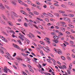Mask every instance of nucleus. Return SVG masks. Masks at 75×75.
Returning <instances> with one entry per match:
<instances>
[{
    "label": "nucleus",
    "mask_w": 75,
    "mask_h": 75,
    "mask_svg": "<svg viewBox=\"0 0 75 75\" xmlns=\"http://www.w3.org/2000/svg\"><path fill=\"white\" fill-rule=\"evenodd\" d=\"M61 24H63L62 25H61V26L62 27H67V25L65 24L66 23L64 22L61 21L60 22Z\"/></svg>",
    "instance_id": "obj_1"
},
{
    "label": "nucleus",
    "mask_w": 75,
    "mask_h": 75,
    "mask_svg": "<svg viewBox=\"0 0 75 75\" xmlns=\"http://www.w3.org/2000/svg\"><path fill=\"white\" fill-rule=\"evenodd\" d=\"M0 8L2 10H3L4 8H5V7L2 4H0Z\"/></svg>",
    "instance_id": "obj_2"
},
{
    "label": "nucleus",
    "mask_w": 75,
    "mask_h": 75,
    "mask_svg": "<svg viewBox=\"0 0 75 75\" xmlns=\"http://www.w3.org/2000/svg\"><path fill=\"white\" fill-rule=\"evenodd\" d=\"M13 46L15 48H17L19 50H21V49L20 48V47H19L18 45H17L16 44H13Z\"/></svg>",
    "instance_id": "obj_3"
},
{
    "label": "nucleus",
    "mask_w": 75,
    "mask_h": 75,
    "mask_svg": "<svg viewBox=\"0 0 75 75\" xmlns=\"http://www.w3.org/2000/svg\"><path fill=\"white\" fill-rule=\"evenodd\" d=\"M7 23L8 25H10L11 26H13V24L10 21H8L7 22Z\"/></svg>",
    "instance_id": "obj_4"
},
{
    "label": "nucleus",
    "mask_w": 75,
    "mask_h": 75,
    "mask_svg": "<svg viewBox=\"0 0 75 75\" xmlns=\"http://www.w3.org/2000/svg\"><path fill=\"white\" fill-rule=\"evenodd\" d=\"M4 72H5V73H7V71H8V70H9V69H7V67H5L4 68Z\"/></svg>",
    "instance_id": "obj_5"
},
{
    "label": "nucleus",
    "mask_w": 75,
    "mask_h": 75,
    "mask_svg": "<svg viewBox=\"0 0 75 75\" xmlns=\"http://www.w3.org/2000/svg\"><path fill=\"white\" fill-rule=\"evenodd\" d=\"M17 1L20 4H21V5H23V4H24V3L23 2V1H22L21 0H17Z\"/></svg>",
    "instance_id": "obj_6"
},
{
    "label": "nucleus",
    "mask_w": 75,
    "mask_h": 75,
    "mask_svg": "<svg viewBox=\"0 0 75 75\" xmlns=\"http://www.w3.org/2000/svg\"><path fill=\"white\" fill-rule=\"evenodd\" d=\"M26 2L28 4H31V3H32V1H30V0H27L26 1Z\"/></svg>",
    "instance_id": "obj_7"
},
{
    "label": "nucleus",
    "mask_w": 75,
    "mask_h": 75,
    "mask_svg": "<svg viewBox=\"0 0 75 75\" xmlns=\"http://www.w3.org/2000/svg\"><path fill=\"white\" fill-rule=\"evenodd\" d=\"M12 14L14 15V17H18V15H17V14H16L14 12H12Z\"/></svg>",
    "instance_id": "obj_8"
},
{
    "label": "nucleus",
    "mask_w": 75,
    "mask_h": 75,
    "mask_svg": "<svg viewBox=\"0 0 75 75\" xmlns=\"http://www.w3.org/2000/svg\"><path fill=\"white\" fill-rule=\"evenodd\" d=\"M0 23H1L3 24H5V22H4L3 20L1 19H0Z\"/></svg>",
    "instance_id": "obj_9"
},
{
    "label": "nucleus",
    "mask_w": 75,
    "mask_h": 75,
    "mask_svg": "<svg viewBox=\"0 0 75 75\" xmlns=\"http://www.w3.org/2000/svg\"><path fill=\"white\" fill-rule=\"evenodd\" d=\"M5 13H6L7 17H8L9 16H10V14L9 13V12H8V11H5Z\"/></svg>",
    "instance_id": "obj_10"
},
{
    "label": "nucleus",
    "mask_w": 75,
    "mask_h": 75,
    "mask_svg": "<svg viewBox=\"0 0 75 75\" xmlns=\"http://www.w3.org/2000/svg\"><path fill=\"white\" fill-rule=\"evenodd\" d=\"M2 16L3 18V19L4 20H7V18L6 17V16H5L4 15H2Z\"/></svg>",
    "instance_id": "obj_11"
},
{
    "label": "nucleus",
    "mask_w": 75,
    "mask_h": 75,
    "mask_svg": "<svg viewBox=\"0 0 75 75\" xmlns=\"http://www.w3.org/2000/svg\"><path fill=\"white\" fill-rule=\"evenodd\" d=\"M28 25L29 27H30V28H33V24L31 23H28Z\"/></svg>",
    "instance_id": "obj_12"
},
{
    "label": "nucleus",
    "mask_w": 75,
    "mask_h": 75,
    "mask_svg": "<svg viewBox=\"0 0 75 75\" xmlns=\"http://www.w3.org/2000/svg\"><path fill=\"white\" fill-rule=\"evenodd\" d=\"M57 52L59 55H61V54H62V52H61V50L59 49V50L57 51Z\"/></svg>",
    "instance_id": "obj_13"
},
{
    "label": "nucleus",
    "mask_w": 75,
    "mask_h": 75,
    "mask_svg": "<svg viewBox=\"0 0 75 75\" xmlns=\"http://www.w3.org/2000/svg\"><path fill=\"white\" fill-rule=\"evenodd\" d=\"M60 29L62 31L64 32L65 31V29L64 28L62 27H60Z\"/></svg>",
    "instance_id": "obj_14"
},
{
    "label": "nucleus",
    "mask_w": 75,
    "mask_h": 75,
    "mask_svg": "<svg viewBox=\"0 0 75 75\" xmlns=\"http://www.w3.org/2000/svg\"><path fill=\"white\" fill-rule=\"evenodd\" d=\"M2 40L5 42H8V40H7L5 38H4V39H2Z\"/></svg>",
    "instance_id": "obj_15"
},
{
    "label": "nucleus",
    "mask_w": 75,
    "mask_h": 75,
    "mask_svg": "<svg viewBox=\"0 0 75 75\" xmlns=\"http://www.w3.org/2000/svg\"><path fill=\"white\" fill-rule=\"evenodd\" d=\"M52 60L54 62V64L55 65H56V62L55 61V60L53 59H52Z\"/></svg>",
    "instance_id": "obj_16"
},
{
    "label": "nucleus",
    "mask_w": 75,
    "mask_h": 75,
    "mask_svg": "<svg viewBox=\"0 0 75 75\" xmlns=\"http://www.w3.org/2000/svg\"><path fill=\"white\" fill-rule=\"evenodd\" d=\"M17 42H18L19 44H20V45H22V43H21V41H20V40H17Z\"/></svg>",
    "instance_id": "obj_17"
},
{
    "label": "nucleus",
    "mask_w": 75,
    "mask_h": 75,
    "mask_svg": "<svg viewBox=\"0 0 75 75\" xmlns=\"http://www.w3.org/2000/svg\"><path fill=\"white\" fill-rule=\"evenodd\" d=\"M64 20H65V21H67V20H69V21H71L70 19L67 18H64Z\"/></svg>",
    "instance_id": "obj_18"
},
{
    "label": "nucleus",
    "mask_w": 75,
    "mask_h": 75,
    "mask_svg": "<svg viewBox=\"0 0 75 75\" xmlns=\"http://www.w3.org/2000/svg\"><path fill=\"white\" fill-rule=\"evenodd\" d=\"M53 38L55 40H58V37L57 36H53Z\"/></svg>",
    "instance_id": "obj_19"
},
{
    "label": "nucleus",
    "mask_w": 75,
    "mask_h": 75,
    "mask_svg": "<svg viewBox=\"0 0 75 75\" xmlns=\"http://www.w3.org/2000/svg\"><path fill=\"white\" fill-rule=\"evenodd\" d=\"M5 7H6V8L8 9V10H10V7L6 5H5Z\"/></svg>",
    "instance_id": "obj_20"
},
{
    "label": "nucleus",
    "mask_w": 75,
    "mask_h": 75,
    "mask_svg": "<svg viewBox=\"0 0 75 75\" xmlns=\"http://www.w3.org/2000/svg\"><path fill=\"white\" fill-rule=\"evenodd\" d=\"M34 14H36V15H38V14H39V13H38V12L36 11H34Z\"/></svg>",
    "instance_id": "obj_21"
},
{
    "label": "nucleus",
    "mask_w": 75,
    "mask_h": 75,
    "mask_svg": "<svg viewBox=\"0 0 75 75\" xmlns=\"http://www.w3.org/2000/svg\"><path fill=\"white\" fill-rule=\"evenodd\" d=\"M61 58L62 59H63V60H65L66 59H65V57H64L63 56H61Z\"/></svg>",
    "instance_id": "obj_22"
},
{
    "label": "nucleus",
    "mask_w": 75,
    "mask_h": 75,
    "mask_svg": "<svg viewBox=\"0 0 75 75\" xmlns=\"http://www.w3.org/2000/svg\"><path fill=\"white\" fill-rule=\"evenodd\" d=\"M69 16L70 17H72L74 16V15L72 14H69Z\"/></svg>",
    "instance_id": "obj_23"
},
{
    "label": "nucleus",
    "mask_w": 75,
    "mask_h": 75,
    "mask_svg": "<svg viewBox=\"0 0 75 75\" xmlns=\"http://www.w3.org/2000/svg\"><path fill=\"white\" fill-rule=\"evenodd\" d=\"M59 12L60 13H65V12L64 11H59Z\"/></svg>",
    "instance_id": "obj_24"
},
{
    "label": "nucleus",
    "mask_w": 75,
    "mask_h": 75,
    "mask_svg": "<svg viewBox=\"0 0 75 75\" xmlns=\"http://www.w3.org/2000/svg\"><path fill=\"white\" fill-rule=\"evenodd\" d=\"M2 1L4 2V3H6V4H8V1L7 0H2Z\"/></svg>",
    "instance_id": "obj_25"
},
{
    "label": "nucleus",
    "mask_w": 75,
    "mask_h": 75,
    "mask_svg": "<svg viewBox=\"0 0 75 75\" xmlns=\"http://www.w3.org/2000/svg\"><path fill=\"white\" fill-rule=\"evenodd\" d=\"M0 48H1V49H2V50H6V49H5L4 48H3V47H1V46H0Z\"/></svg>",
    "instance_id": "obj_26"
},
{
    "label": "nucleus",
    "mask_w": 75,
    "mask_h": 75,
    "mask_svg": "<svg viewBox=\"0 0 75 75\" xmlns=\"http://www.w3.org/2000/svg\"><path fill=\"white\" fill-rule=\"evenodd\" d=\"M12 3L13 4H14V5H15V6H16V5H17V3L13 1H12Z\"/></svg>",
    "instance_id": "obj_27"
},
{
    "label": "nucleus",
    "mask_w": 75,
    "mask_h": 75,
    "mask_svg": "<svg viewBox=\"0 0 75 75\" xmlns=\"http://www.w3.org/2000/svg\"><path fill=\"white\" fill-rule=\"evenodd\" d=\"M29 70L31 72H32V73H34V70H33L32 69H31L30 68H29Z\"/></svg>",
    "instance_id": "obj_28"
},
{
    "label": "nucleus",
    "mask_w": 75,
    "mask_h": 75,
    "mask_svg": "<svg viewBox=\"0 0 75 75\" xmlns=\"http://www.w3.org/2000/svg\"><path fill=\"white\" fill-rule=\"evenodd\" d=\"M32 6H33V7H37V5L34 4H30Z\"/></svg>",
    "instance_id": "obj_29"
},
{
    "label": "nucleus",
    "mask_w": 75,
    "mask_h": 75,
    "mask_svg": "<svg viewBox=\"0 0 75 75\" xmlns=\"http://www.w3.org/2000/svg\"><path fill=\"white\" fill-rule=\"evenodd\" d=\"M9 33H12L13 34H15L14 33V31H13V30H11L9 31Z\"/></svg>",
    "instance_id": "obj_30"
},
{
    "label": "nucleus",
    "mask_w": 75,
    "mask_h": 75,
    "mask_svg": "<svg viewBox=\"0 0 75 75\" xmlns=\"http://www.w3.org/2000/svg\"><path fill=\"white\" fill-rule=\"evenodd\" d=\"M54 14L56 16H59V14L58 13H54Z\"/></svg>",
    "instance_id": "obj_31"
},
{
    "label": "nucleus",
    "mask_w": 75,
    "mask_h": 75,
    "mask_svg": "<svg viewBox=\"0 0 75 75\" xmlns=\"http://www.w3.org/2000/svg\"><path fill=\"white\" fill-rule=\"evenodd\" d=\"M50 8H51V9H54V6H50Z\"/></svg>",
    "instance_id": "obj_32"
},
{
    "label": "nucleus",
    "mask_w": 75,
    "mask_h": 75,
    "mask_svg": "<svg viewBox=\"0 0 75 75\" xmlns=\"http://www.w3.org/2000/svg\"><path fill=\"white\" fill-rule=\"evenodd\" d=\"M69 27H71V28H74V26H73V25H72L71 24L69 25Z\"/></svg>",
    "instance_id": "obj_33"
},
{
    "label": "nucleus",
    "mask_w": 75,
    "mask_h": 75,
    "mask_svg": "<svg viewBox=\"0 0 75 75\" xmlns=\"http://www.w3.org/2000/svg\"><path fill=\"white\" fill-rule=\"evenodd\" d=\"M0 52L1 54H4V52L2 50L0 49Z\"/></svg>",
    "instance_id": "obj_34"
},
{
    "label": "nucleus",
    "mask_w": 75,
    "mask_h": 75,
    "mask_svg": "<svg viewBox=\"0 0 75 75\" xmlns=\"http://www.w3.org/2000/svg\"><path fill=\"white\" fill-rule=\"evenodd\" d=\"M28 13H29V14H31V15H32V16H34V14L33 13L31 12H28Z\"/></svg>",
    "instance_id": "obj_35"
},
{
    "label": "nucleus",
    "mask_w": 75,
    "mask_h": 75,
    "mask_svg": "<svg viewBox=\"0 0 75 75\" xmlns=\"http://www.w3.org/2000/svg\"><path fill=\"white\" fill-rule=\"evenodd\" d=\"M50 15H51V13L48 12L47 13V16H50Z\"/></svg>",
    "instance_id": "obj_36"
},
{
    "label": "nucleus",
    "mask_w": 75,
    "mask_h": 75,
    "mask_svg": "<svg viewBox=\"0 0 75 75\" xmlns=\"http://www.w3.org/2000/svg\"><path fill=\"white\" fill-rule=\"evenodd\" d=\"M4 56H5L6 57V58H7V59H10V58H9V57H8V56L6 55H4Z\"/></svg>",
    "instance_id": "obj_37"
},
{
    "label": "nucleus",
    "mask_w": 75,
    "mask_h": 75,
    "mask_svg": "<svg viewBox=\"0 0 75 75\" xmlns=\"http://www.w3.org/2000/svg\"><path fill=\"white\" fill-rule=\"evenodd\" d=\"M70 38H71V39L72 40L74 39V37H73L71 35L70 36Z\"/></svg>",
    "instance_id": "obj_38"
},
{
    "label": "nucleus",
    "mask_w": 75,
    "mask_h": 75,
    "mask_svg": "<svg viewBox=\"0 0 75 75\" xmlns=\"http://www.w3.org/2000/svg\"><path fill=\"white\" fill-rule=\"evenodd\" d=\"M54 5L55 6H57V7L59 6V5H58V4L56 3L54 4Z\"/></svg>",
    "instance_id": "obj_39"
},
{
    "label": "nucleus",
    "mask_w": 75,
    "mask_h": 75,
    "mask_svg": "<svg viewBox=\"0 0 75 75\" xmlns=\"http://www.w3.org/2000/svg\"><path fill=\"white\" fill-rule=\"evenodd\" d=\"M54 42L55 43H57V42H58V40H54Z\"/></svg>",
    "instance_id": "obj_40"
},
{
    "label": "nucleus",
    "mask_w": 75,
    "mask_h": 75,
    "mask_svg": "<svg viewBox=\"0 0 75 75\" xmlns=\"http://www.w3.org/2000/svg\"><path fill=\"white\" fill-rule=\"evenodd\" d=\"M35 3L36 4H38V5H40V3L38 1H36L35 2Z\"/></svg>",
    "instance_id": "obj_41"
},
{
    "label": "nucleus",
    "mask_w": 75,
    "mask_h": 75,
    "mask_svg": "<svg viewBox=\"0 0 75 75\" xmlns=\"http://www.w3.org/2000/svg\"><path fill=\"white\" fill-rule=\"evenodd\" d=\"M62 16H65V17H67V16H68V15H67V14H62Z\"/></svg>",
    "instance_id": "obj_42"
},
{
    "label": "nucleus",
    "mask_w": 75,
    "mask_h": 75,
    "mask_svg": "<svg viewBox=\"0 0 75 75\" xmlns=\"http://www.w3.org/2000/svg\"><path fill=\"white\" fill-rule=\"evenodd\" d=\"M5 54H6L7 55H8V56H9V57L10 56V54L8 53V52L5 53Z\"/></svg>",
    "instance_id": "obj_43"
},
{
    "label": "nucleus",
    "mask_w": 75,
    "mask_h": 75,
    "mask_svg": "<svg viewBox=\"0 0 75 75\" xmlns=\"http://www.w3.org/2000/svg\"><path fill=\"white\" fill-rule=\"evenodd\" d=\"M72 64H70L69 66V67L70 69H72Z\"/></svg>",
    "instance_id": "obj_44"
},
{
    "label": "nucleus",
    "mask_w": 75,
    "mask_h": 75,
    "mask_svg": "<svg viewBox=\"0 0 75 75\" xmlns=\"http://www.w3.org/2000/svg\"><path fill=\"white\" fill-rule=\"evenodd\" d=\"M69 5H72V4H73V3L71 2H69Z\"/></svg>",
    "instance_id": "obj_45"
},
{
    "label": "nucleus",
    "mask_w": 75,
    "mask_h": 75,
    "mask_svg": "<svg viewBox=\"0 0 75 75\" xmlns=\"http://www.w3.org/2000/svg\"><path fill=\"white\" fill-rule=\"evenodd\" d=\"M67 58L68 60H69V61H71V58H70V57L68 56L67 57Z\"/></svg>",
    "instance_id": "obj_46"
},
{
    "label": "nucleus",
    "mask_w": 75,
    "mask_h": 75,
    "mask_svg": "<svg viewBox=\"0 0 75 75\" xmlns=\"http://www.w3.org/2000/svg\"><path fill=\"white\" fill-rule=\"evenodd\" d=\"M21 54L22 55L24 56V57H25V55H26L25 54H24V53H22Z\"/></svg>",
    "instance_id": "obj_47"
},
{
    "label": "nucleus",
    "mask_w": 75,
    "mask_h": 75,
    "mask_svg": "<svg viewBox=\"0 0 75 75\" xmlns=\"http://www.w3.org/2000/svg\"><path fill=\"white\" fill-rule=\"evenodd\" d=\"M19 38L21 40H22V41H24V39L22 38L20 36H19Z\"/></svg>",
    "instance_id": "obj_48"
},
{
    "label": "nucleus",
    "mask_w": 75,
    "mask_h": 75,
    "mask_svg": "<svg viewBox=\"0 0 75 75\" xmlns=\"http://www.w3.org/2000/svg\"><path fill=\"white\" fill-rule=\"evenodd\" d=\"M11 16L12 19H13V20H14V16H13V15H11Z\"/></svg>",
    "instance_id": "obj_49"
},
{
    "label": "nucleus",
    "mask_w": 75,
    "mask_h": 75,
    "mask_svg": "<svg viewBox=\"0 0 75 75\" xmlns=\"http://www.w3.org/2000/svg\"><path fill=\"white\" fill-rule=\"evenodd\" d=\"M46 49H47V50H48V51H50V48H49V47H48L47 46H46Z\"/></svg>",
    "instance_id": "obj_50"
},
{
    "label": "nucleus",
    "mask_w": 75,
    "mask_h": 75,
    "mask_svg": "<svg viewBox=\"0 0 75 75\" xmlns=\"http://www.w3.org/2000/svg\"><path fill=\"white\" fill-rule=\"evenodd\" d=\"M51 34L52 35H56V34H55L54 33H52Z\"/></svg>",
    "instance_id": "obj_51"
},
{
    "label": "nucleus",
    "mask_w": 75,
    "mask_h": 75,
    "mask_svg": "<svg viewBox=\"0 0 75 75\" xmlns=\"http://www.w3.org/2000/svg\"><path fill=\"white\" fill-rule=\"evenodd\" d=\"M59 35H63V33H62L61 32H59Z\"/></svg>",
    "instance_id": "obj_52"
},
{
    "label": "nucleus",
    "mask_w": 75,
    "mask_h": 75,
    "mask_svg": "<svg viewBox=\"0 0 75 75\" xmlns=\"http://www.w3.org/2000/svg\"><path fill=\"white\" fill-rule=\"evenodd\" d=\"M40 43L41 44H43V45H44V42H42L41 41H40Z\"/></svg>",
    "instance_id": "obj_53"
},
{
    "label": "nucleus",
    "mask_w": 75,
    "mask_h": 75,
    "mask_svg": "<svg viewBox=\"0 0 75 75\" xmlns=\"http://www.w3.org/2000/svg\"><path fill=\"white\" fill-rule=\"evenodd\" d=\"M66 34H70V33L68 31H66Z\"/></svg>",
    "instance_id": "obj_54"
},
{
    "label": "nucleus",
    "mask_w": 75,
    "mask_h": 75,
    "mask_svg": "<svg viewBox=\"0 0 75 75\" xmlns=\"http://www.w3.org/2000/svg\"><path fill=\"white\" fill-rule=\"evenodd\" d=\"M26 9L27 10H28V11H30V8H27Z\"/></svg>",
    "instance_id": "obj_55"
},
{
    "label": "nucleus",
    "mask_w": 75,
    "mask_h": 75,
    "mask_svg": "<svg viewBox=\"0 0 75 75\" xmlns=\"http://www.w3.org/2000/svg\"><path fill=\"white\" fill-rule=\"evenodd\" d=\"M50 20L51 21H55V20L54 19L52 18L50 19Z\"/></svg>",
    "instance_id": "obj_56"
},
{
    "label": "nucleus",
    "mask_w": 75,
    "mask_h": 75,
    "mask_svg": "<svg viewBox=\"0 0 75 75\" xmlns=\"http://www.w3.org/2000/svg\"><path fill=\"white\" fill-rule=\"evenodd\" d=\"M45 21H47V22H49V20H48V19L47 18H45Z\"/></svg>",
    "instance_id": "obj_57"
},
{
    "label": "nucleus",
    "mask_w": 75,
    "mask_h": 75,
    "mask_svg": "<svg viewBox=\"0 0 75 75\" xmlns=\"http://www.w3.org/2000/svg\"><path fill=\"white\" fill-rule=\"evenodd\" d=\"M67 71L68 74H69V75H70V74H71V72H70V71H68V70H67Z\"/></svg>",
    "instance_id": "obj_58"
},
{
    "label": "nucleus",
    "mask_w": 75,
    "mask_h": 75,
    "mask_svg": "<svg viewBox=\"0 0 75 75\" xmlns=\"http://www.w3.org/2000/svg\"><path fill=\"white\" fill-rule=\"evenodd\" d=\"M71 31L72 33H75V31H74V30H73V29H71Z\"/></svg>",
    "instance_id": "obj_59"
},
{
    "label": "nucleus",
    "mask_w": 75,
    "mask_h": 75,
    "mask_svg": "<svg viewBox=\"0 0 75 75\" xmlns=\"http://www.w3.org/2000/svg\"><path fill=\"white\" fill-rule=\"evenodd\" d=\"M0 38L1 39H3L4 38V37H3V36H1V35H0Z\"/></svg>",
    "instance_id": "obj_60"
},
{
    "label": "nucleus",
    "mask_w": 75,
    "mask_h": 75,
    "mask_svg": "<svg viewBox=\"0 0 75 75\" xmlns=\"http://www.w3.org/2000/svg\"><path fill=\"white\" fill-rule=\"evenodd\" d=\"M21 12L23 14H24V13H25V12L24 11H23V10H21Z\"/></svg>",
    "instance_id": "obj_61"
},
{
    "label": "nucleus",
    "mask_w": 75,
    "mask_h": 75,
    "mask_svg": "<svg viewBox=\"0 0 75 75\" xmlns=\"http://www.w3.org/2000/svg\"><path fill=\"white\" fill-rule=\"evenodd\" d=\"M24 25L25 27H27L28 26L27 24L26 23H25Z\"/></svg>",
    "instance_id": "obj_62"
},
{
    "label": "nucleus",
    "mask_w": 75,
    "mask_h": 75,
    "mask_svg": "<svg viewBox=\"0 0 75 75\" xmlns=\"http://www.w3.org/2000/svg\"><path fill=\"white\" fill-rule=\"evenodd\" d=\"M47 13H45V12H43L42 13V14H43V15H47Z\"/></svg>",
    "instance_id": "obj_63"
},
{
    "label": "nucleus",
    "mask_w": 75,
    "mask_h": 75,
    "mask_svg": "<svg viewBox=\"0 0 75 75\" xmlns=\"http://www.w3.org/2000/svg\"><path fill=\"white\" fill-rule=\"evenodd\" d=\"M13 57H14L15 56H16V53H14V55H13Z\"/></svg>",
    "instance_id": "obj_64"
}]
</instances>
